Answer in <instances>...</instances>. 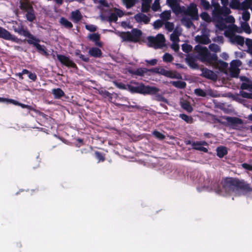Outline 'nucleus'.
<instances>
[{"mask_svg": "<svg viewBox=\"0 0 252 252\" xmlns=\"http://www.w3.org/2000/svg\"><path fill=\"white\" fill-rule=\"evenodd\" d=\"M128 71L132 75H134L140 77L147 74V68L144 67H139L136 69H129Z\"/></svg>", "mask_w": 252, "mask_h": 252, "instance_id": "nucleus-17", "label": "nucleus"}, {"mask_svg": "<svg viewBox=\"0 0 252 252\" xmlns=\"http://www.w3.org/2000/svg\"><path fill=\"white\" fill-rule=\"evenodd\" d=\"M230 7L232 9L239 10L240 1L238 0H231L229 3Z\"/></svg>", "mask_w": 252, "mask_h": 252, "instance_id": "nucleus-38", "label": "nucleus"}, {"mask_svg": "<svg viewBox=\"0 0 252 252\" xmlns=\"http://www.w3.org/2000/svg\"><path fill=\"white\" fill-rule=\"evenodd\" d=\"M20 8L21 9L26 12L25 16L27 21L30 22H32L36 19L35 11L32 5L30 4H21Z\"/></svg>", "mask_w": 252, "mask_h": 252, "instance_id": "nucleus-7", "label": "nucleus"}, {"mask_svg": "<svg viewBox=\"0 0 252 252\" xmlns=\"http://www.w3.org/2000/svg\"><path fill=\"white\" fill-rule=\"evenodd\" d=\"M127 8H130L134 5L135 0H123Z\"/></svg>", "mask_w": 252, "mask_h": 252, "instance_id": "nucleus-54", "label": "nucleus"}, {"mask_svg": "<svg viewBox=\"0 0 252 252\" xmlns=\"http://www.w3.org/2000/svg\"><path fill=\"white\" fill-rule=\"evenodd\" d=\"M52 94L55 99H60L65 95L63 91L59 88L53 89Z\"/></svg>", "mask_w": 252, "mask_h": 252, "instance_id": "nucleus-27", "label": "nucleus"}, {"mask_svg": "<svg viewBox=\"0 0 252 252\" xmlns=\"http://www.w3.org/2000/svg\"><path fill=\"white\" fill-rule=\"evenodd\" d=\"M241 88L242 90H247L250 92L252 91V81L250 80L246 82H242Z\"/></svg>", "mask_w": 252, "mask_h": 252, "instance_id": "nucleus-34", "label": "nucleus"}, {"mask_svg": "<svg viewBox=\"0 0 252 252\" xmlns=\"http://www.w3.org/2000/svg\"><path fill=\"white\" fill-rule=\"evenodd\" d=\"M216 152L218 157L222 158L227 154V148L223 146H220L216 148Z\"/></svg>", "mask_w": 252, "mask_h": 252, "instance_id": "nucleus-22", "label": "nucleus"}, {"mask_svg": "<svg viewBox=\"0 0 252 252\" xmlns=\"http://www.w3.org/2000/svg\"><path fill=\"white\" fill-rule=\"evenodd\" d=\"M240 71V69L231 68L230 71V76L232 78H238Z\"/></svg>", "mask_w": 252, "mask_h": 252, "instance_id": "nucleus-49", "label": "nucleus"}, {"mask_svg": "<svg viewBox=\"0 0 252 252\" xmlns=\"http://www.w3.org/2000/svg\"><path fill=\"white\" fill-rule=\"evenodd\" d=\"M230 41L233 44H237L241 46H243L245 43V38L244 37L237 35L235 34H232L229 37Z\"/></svg>", "mask_w": 252, "mask_h": 252, "instance_id": "nucleus-12", "label": "nucleus"}, {"mask_svg": "<svg viewBox=\"0 0 252 252\" xmlns=\"http://www.w3.org/2000/svg\"><path fill=\"white\" fill-rule=\"evenodd\" d=\"M94 154L95 158L98 160V162H102L104 161L105 158L101 153L98 151H96Z\"/></svg>", "mask_w": 252, "mask_h": 252, "instance_id": "nucleus-60", "label": "nucleus"}, {"mask_svg": "<svg viewBox=\"0 0 252 252\" xmlns=\"http://www.w3.org/2000/svg\"><path fill=\"white\" fill-rule=\"evenodd\" d=\"M134 18L137 23L148 24L150 21V18L143 13H138L134 15Z\"/></svg>", "mask_w": 252, "mask_h": 252, "instance_id": "nucleus-13", "label": "nucleus"}, {"mask_svg": "<svg viewBox=\"0 0 252 252\" xmlns=\"http://www.w3.org/2000/svg\"><path fill=\"white\" fill-rule=\"evenodd\" d=\"M4 103H6L7 104L10 103L17 106H19L20 104V102L15 99L7 98H5Z\"/></svg>", "mask_w": 252, "mask_h": 252, "instance_id": "nucleus-61", "label": "nucleus"}, {"mask_svg": "<svg viewBox=\"0 0 252 252\" xmlns=\"http://www.w3.org/2000/svg\"><path fill=\"white\" fill-rule=\"evenodd\" d=\"M200 4L205 10H209L211 7L210 2L206 0H200Z\"/></svg>", "mask_w": 252, "mask_h": 252, "instance_id": "nucleus-52", "label": "nucleus"}, {"mask_svg": "<svg viewBox=\"0 0 252 252\" xmlns=\"http://www.w3.org/2000/svg\"><path fill=\"white\" fill-rule=\"evenodd\" d=\"M85 28L87 30H88V31H89L90 32H95L97 30L96 26H95V25H92V24L86 25L85 26Z\"/></svg>", "mask_w": 252, "mask_h": 252, "instance_id": "nucleus-64", "label": "nucleus"}, {"mask_svg": "<svg viewBox=\"0 0 252 252\" xmlns=\"http://www.w3.org/2000/svg\"><path fill=\"white\" fill-rule=\"evenodd\" d=\"M222 118L226 120L230 125L232 126L242 125L243 123V120L241 119L235 117L224 116L222 117Z\"/></svg>", "mask_w": 252, "mask_h": 252, "instance_id": "nucleus-14", "label": "nucleus"}, {"mask_svg": "<svg viewBox=\"0 0 252 252\" xmlns=\"http://www.w3.org/2000/svg\"><path fill=\"white\" fill-rule=\"evenodd\" d=\"M19 106L23 109H26L27 113H29L31 111H34L33 108L31 105L25 104L20 102Z\"/></svg>", "mask_w": 252, "mask_h": 252, "instance_id": "nucleus-57", "label": "nucleus"}, {"mask_svg": "<svg viewBox=\"0 0 252 252\" xmlns=\"http://www.w3.org/2000/svg\"><path fill=\"white\" fill-rule=\"evenodd\" d=\"M180 105L181 107L187 111L188 113H191L193 111V108L190 104V103L187 101H181Z\"/></svg>", "mask_w": 252, "mask_h": 252, "instance_id": "nucleus-30", "label": "nucleus"}, {"mask_svg": "<svg viewBox=\"0 0 252 252\" xmlns=\"http://www.w3.org/2000/svg\"><path fill=\"white\" fill-rule=\"evenodd\" d=\"M196 189L198 192L203 190L215 191L221 196H227L233 193L238 196L245 195L252 199V188L247 182L238 179L226 178L220 184L216 181L211 183L210 181H205L201 187H197Z\"/></svg>", "mask_w": 252, "mask_h": 252, "instance_id": "nucleus-1", "label": "nucleus"}, {"mask_svg": "<svg viewBox=\"0 0 252 252\" xmlns=\"http://www.w3.org/2000/svg\"><path fill=\"white\" fill-rule=\"evenodd\" d=\"M197 59L196 58L195 55L192 54H189L185 58V62L192 69H199V67L196 63Z\"/></svg>", "mask_w": 252, "mask_h": 252, "instance_id": "nucleus-10", "label": "nucleus"}, {"mask_svg": "<svg viewBox=\"0 0 252 252\" xmlns=\"http://www.w3.org/2000/svg\"><path fill=\"white\" fill-rule=\"evenodd\" d=\"M152 134L159 140H163L165 138V136L163 134L157 130H154Z\"/></svg>", "mask_w": 252, "mask_h": 252, "instance_id": "nucleus-42", "label": "nucleus"}, {"mask_svg": "<svg viewBox=\"0 0 252 252\" xmlns=\"http://www.w3.org/2000/svg\"><path fill=\"white\" fill-rule=\"evenodd\" d=\"M64 65L66 66H67V67H71L73 68H77V65L74 63V62L73 61H72V60H70L69 59H68L67 62Z\"/></svg>", "mask_w": 252, "mask_h": 252, "instance_id": "nucleus-62", "label": "nucleus"}, {"mask_svg": "<svg viewBox=\"0 0 252 252\" xmlns=\"http://www.w3.org/2000/svg\"><path fill=\"white\" fill-rule=\"evenodd\" d=\"M165 26V29L167 30L169 32H171L174 28V25L173 23L166 21L164 23Z\"/></svg>", "mask_w": 252, "mask_h": 252, "instance_id": "nucleus-48", "label": "nucleus"}, {"mask_svg": "<svg viewBox=\"0 0 252 252\" xmlns=\"http://www.w3.org/2000/svg\"><path fill=\"white\" fill-rule=\"evenodd\" d=\"M13 31L20 35L26 37L30 32L27 29H25L22 25H19L18 27L13 26Z\"/></svg>", "mask_w": 252, "mask_h": 252, "instance_id": "nucleus-19", "label": "nucleus"}, {"mask_svg": "<svg viewBox=\"0 0 252 252\" xmlns=\"http://www.w3.org/2000/svg\"><path fill=\"white\" fill-rule=\"evenodd\" d=\"M60 23L66 28L71 29L73 27V25L71 22L64 17L61 18Z\"/></svg>", "mask_w": 252, "mask_h": 252, "instance_id": "nucleus-32", "label": "nucleus"}, {"mask_svg": "<svg viewBox=\"0 0 252 252\" xmlns=\"http://www.w3.org/2000/svg\"><path fill=\"white\" fill-rule=\"evenodd\" d=\"M57 59L61 62V63L64 65L65 64L68 59H69L67 57L64 55L60 54H58L57 55Z\"/></svg>", "mask_w": 252, "mask_h": 252, "instance_id": "nucleus-44", "label": "nucleus"}, {"mask_svg": "<svg viewBox=\"0 0 252 252\" xmlns=\"http://www.w3.org/2000/svg\"><path fill=\"white\" fill-rule=\"evenodd\" d=\"M35 47L38 51L42 52L45 55L47 56L48 55L44 45H41L38 43Z\"/></svg>", "mask_w": 252, "mask_h": 252, "instance_id": "nucleus-51", "label": "nucleus"}, {"mask_svg": "<svg viewBox=\"0 0 252 252\" xmlns=\"http://www.w3.org/2000/svg\"><path fill=\"white\" fill-rule=\"evenodd\" d=\"M209 48L211 51L215 52V54L220 51V47L215 43L210 44L209 46Z\"/></svg>", "mask_w": 252, "mask_h": 252, "instance_id": "nucleus-43", "label": "nucleus"}, {"mask_svg": "<svg viewBox=\"0 0 252 252\" xmlns=\"http://www.w3.org/2000/svg\"><path fill=\"white\" fill-rule=\"evenodd\" d=\"M250 13L249 12L248 10H244L243 11V12L242 13V19L244 21H245V22H247L249 20L250 18Z\"/></svg>", "mask_w": 252, "mask_h": 252, "instance_id": "nucleus-59", "label": "nucleus"}, {"mask_svg": "<svg viewBox=\"0 0 252 252\" xmlns=\"http://www.w3.org/2000/svg\"><path fill=\"white\" fill-rule=\"evenodd\" d=\"M179 117L187 123H191L192 122V118L185 114H180Z\"/></svg>", "mask_w": 252, "mask_h": 252, "instance_id": "nucleus-40", "label": "nucleus"}, {"mask_svg": "<svg viewBox=\"0 0 252 252\" xmlns=\"http://www.w3.org/2000/svg\"><path fill=\"white\" fill-rule=\"evenodd\" d=\"M200 17L202 20L206 22H210L211 18L208 13L206 12H203L200 14Z\"/></svg>", "mask_w": 252, "mask_h": 252, "instance_id": "nucleus-58", "label": "nucleus"}, {"mask_svg": "<svg viewBox=\"0 0 252 252\" xmlns=\"http://www.w3.org/2000/svg\"><path fill=\"white\" fill-rule=\"evenodd\" d=\"M99 94L104 97H108L111 99L112 98V94L106 90L99 91Z\"/></svg>", "mask_w": 252, "mask_h": 252, "instance_id": "nucleus-45", "label": "nucleus"}, {"mask_svg": "<svg viewBox=\"0 0 252 252\" xmlns=\"http://www.w3.org/2000/svg\"><path fill=\"white\" fill-rule=\"evenodd\" d=\"M195 40L198 43L205 45L211 43V40L209 37H206L205 36H202L199 35H197L195 37Z\"/></svg>", "mask_w": 252, "mask_h": 252, "instance_id": "nucleus-25", "label": "nucleus"}, {"mask_svg": "<svg viewBox=\"0 0 252 252\" xmlns=\"http://www.w3.org/2000/svg\"><path fill=\"white\" fill-rule=\"evenodd\" d=\"M153 0H141V11L147 13L149 11L151 8V4Z\"/></svg>", "mask_w": 252, "mask_h": 252, "instance_id": "nucleus-23", "label": "nucleus"}, {"mask_svg": "<svg viewBox=\"0 0 252 252\" xmlns=\"http://www.w3.org/2000/svg\"><path fill=\"white\" fill-rule=\"evenodd\" d=\"M71 16L72 21L75 23L79 22L82 18L81 12L78 10L72 11Z\"/></svg>", "mask_w": 252, "mask_h": 252, "instance_id": "nucleus-26", "label": "nucleus"}, {"mask_svg": "<svg viewBox=\"0 0 252 252\" xmlns=\"http://www.w3.org/2000/svg\"><path fill=\"white\" fill-rule=\"evenodd\" d=\"M195 146H193L192 147L193 149L195 150L203 152L204 153H207L208 150L207 148L204 147L203 146H208V144L205 141H195Z\"/></svg>", "mask_w": 252, "mask_h": 252, "instance_id": "nucleus-15", "label": "nucleus"}, {"mask_svg": "<svg viewBox=\"0 0 252 252\" xmlns=\"http://www.w3.org/2000/svg\"><path fill=\"white\" fill-rule=\"evenodd\" d=\"M193 12L195 14L194 15H191L190 14V10H189V13L188 15L184 14V16L182 18L181 20L182 24L186 26L187 28H190L193 25L192 22L193 20H197L198 19L197 9L196 7H194Z\"/></svg>", "mask_w": 252, "mask_h": 252, "instance_id": "nucleus-6", "label": "nucleus"}, {"mask_svg": "<svg viewBox=\"0 0 252 252\" xmlns=\"http://www.w3.org/2000/svg\"><path fill=\"white\" fill-rule=\"evenodd\" d=\"M156 89H157V90H156L155 92L153 94H148V95H153V99L159 101V102H164L165 103L168 104V100L165 98L162 94H158V93L159 91V89L156 87Z\"/></svg>", "mask_w": 252, "mask_h": 252, "instance_id": "nucleus-16", "label": "nucleus"}, {"mask_svg": "<svg viewBox=\"0 0 252 252\" xmlns=\"http://www.w3.org/2000/svg\"><path fill=\"white\" fill-rule=\"evenodd\" d=\"M152 10L154 11H157L160 9L159 0H155L152 6H151Z\"/></svg>", "mask_w": 252, "mask_h": 252, "instance_id": "nucleus-47", "label": "nucleus"}, {"mask_svg": "<svg viewBox=\"0 0 252 252\" xmlns=\"http://www.w3.org/2000/svg\"><path fill=\"white\" fill-rule=\"evenodd\" d=\"M194 93L198 96L205 97L207 95L206 92L200 88L195 89Z\"/></svg>", "mask_w": 252, "mask_h": 252, "instance_id": "nucleus-46", "label": "nucleus"}, {"mask_svg": "<svg viewBox=\"0 0 252 252\" xmlns=\"http://www.w3.org/2000/svg\"><path fill=\"white\" fill-rule=\"evenodd\" d=\"M118 20V17L116 14L115 13H111L109 15V16L108 17L107 21H109L110 23L112 22H116Z\"/></svg>", "mask_w": 252, "mask_h": 252, "instance_id": "nucleus-56", "label": "nucleus"}, {"mask_svg": "<svg viewBox=\"0 0 252 252\" xmlns=\"http://www.w3.org/2000/svg\"><path fill=\"white\" fill-rule=\"evenodd\" d=\"M130 33L129 32H123V34L120 36L122 39V41L132 42V40H135L134 39H131L130 36L128 35Z\"/></svg>", "mask_w": 252, "mask_h": 252, "instance_id": "nucleus-36", "label": "nucleus"}, {"mask_svg": "<svg viewBox=\"0 0 252 252\" xmlns=\"http://www.w3.org/2000/svg\"><path fill=\"white\" fill-rule=\"evenodd\" d=\"M130 34L131 38L135 40H132V42H137L138 38L141 36L142 32L140 30L135 28L131 30Z\"/></svg>", "mask_w": 252, "mask_h": 252, "instance_id": "nucleus-20", "label": "nucleus"}, {"mask_svg": "<svg viewBox=\"0 0 252 252\" xmlns=\"http://www.w3.org/2000/svg\"><path fill=\"white\" fill-rule=\"evenodd\" d=\"M211 5L214 7V9L212 10V18H213V14H217L221 7L220 3L217 0H212Z\"/></svg>", "mask_w": 252, "mask_h": 252, "instance_id": "nucleus-33", "label": "nucleus"}, {"mask_svg": "<svg viewBox=\"0 0 252 252\" xmlns=\"http://www.w3.org/2000/svg\"><path fill=\"white\" fill-rule=\"evenodd\" d=\"M200 70L202 71L200 74L201 76L212 80H216L217 79V76L213 71L205 67L200 68Z\"/></svg>", "mask_w": 252, "mask_h": 252, "instance_id": "nucleus-11", "label": "nucleus"}, {"mask_svg": "<svg viewBox=\"0 0 252 252\" xmlns=\"http://www.w3.org/2000/svg\"><path fill=\"white\" fill-rule=\"evenodd\" d=\"M170 84L174 87L181 89L185 88L187 86V84L185 81L180 80L170 81Z\"/></svg>", "mask_w": 252, "mask_h": 252, "instance_id": "nucleus-28", "label": "nucleus"}, {"mask_svg": "<svg viewBox=\"0 0 252 252\" xmlns=\"http://www.w3.org/2000/svg\"><path fill=\"white\" fill-rule=\"evenodd\" d=\"M241 27L246 33L250 34L251 32V28L248 23H247V22L243 23L241 25Z\"/></svg>", "mask_w": 252, "mask_h": 252, "instance_id": "nucleus-53", "label": "nucleus"}, {"mask_svg": "<svg viewBox=\"0 0 252 252\" xmlns=\"http://www.w3.org/2000/svg\"><path fill=\"white\" fill-rule=\"evenodd\" d=\"M227 31H232L237 32L238 33H240L241 31L240 30V28L237 26V25H235L234 23L231 24V25L228 26V29L224 32V35L225 36L227 37V35L226 32Z\"/></svg>", "mask_w": 252, "mask_h": 252, "instance_id": "nucleus-31", "label": "nucleus"}, {"mask_svg": "<svg viewBox=\"0 0 252 252\" xmlns=\"http://www.w3.org/2000/svg\"><path fill=\"white\" fill-rule=\"evenodd\" d=\"M252 2V0H244L242 2H240L239 10H248L250 8V4Z\"/></svg>", "mask_w": 252, "mask_h": 252, "instance_id": "nucleus-29", "label": "nucleus"}, {"mask_svg": "<svg viewBox=\"0 0 252 252\" xmlns=\"http://www.w3.org/2000/svg\"><path fill=\"white\" fill-rule=\"evenodd\" d=\"M88 38L94 42L95 45L98 47H101L102 46V44L99 41L100 38V34L98 33H91L88 36Z\"/></svg>", "mask_w": 252, "mask_h": 252, "instance_id": "nucleus-18", "label": "nucleus"}, {"mask_svg": "<svg viewBox=\"0 0 252 252\" xmlns=\"http://www.w3.org/2000/svg\"><path fill=\"white\" fill-rule=\"evenodd\" d=\"M230 9L227 6H222L217 14H213V20L217 22L216 27L220 30H223L226 28V24H233L235 19L230 13Z\"/></svg>", "mask_w": 252, "mask_h": 252, "instance_id": "nucleus-2", "label": "nucleus"}, {"mask_svg": "<svg viewBox=\"0 0 252 252\" xmlns=\"http://www.w3.org/2000/svg\"><path fill=\"white\" fill-rule=\"evenodd\" d=\"M173 12L176 15L180 14L188 15L189 13V9L186 8L184 6H180L179 2L175 3L171 6H169Z\"/></svg>", "mask_w": 252, "mask_h": 252, "instance_id": "nucleus-9", "label": "nucleus"}, {"mask_svg": "<svg viewBox=\"0 0 252 252\" xmlns=\"http://www.w3.org/2000/svg\"><path fill=\"white\" fill-rule=\"evenodd\" d=\"M0 38H3L5 40L12 41L15 43H19L20 39L15 35H12L11 33L0 26Z\"/></svg>", "mask_w": 252, "mask_h": 252, "instance_id": "nucleus-8", "label": "nucleus"}, {"mask_svg": "<svg viewBox=\"0 0 252 252\" xmlns=\"http://www.w3.org/2000/svg\"><path fill=\"white\" fill-rule=\"evenodd\" d=\"M242 62L239 60H233L230 63V67L232 69H240L239 67L242 65Z\"/></svg>", "mask_w": 252, "mask_h": 252, "instance_id": "nucleus-35", "label": "nucleus"}, {"mask_svg": "<svg viewBox=\"0 0 252 252\" xmlns=\"http://www.w3.org/2000/svg\"><path fill=\"white\" fill-rule=\"evenodd\" d=\"M174 59L172 55L169 53H165L162 56V60L165 63H171Z\"/></svg>", "mask_w": 252, "mask_h": 252, "instance_id": "nucleus-39", "label": "nucleus"}, {"mask_svg": "<svg viewBox=\"0 0 252 252\" xmlns=\"http://www.w3.org/2000/svg\"><path fill=\"white\" fill-rule=\"evenodd\" d=\"M169 72H170V71L167 70L163 68H160L159 67V68L158 74H160V75H163V76H164L165 77H168Z\"/></svg>", "mask_w": 252, "mask_h": 252, "instance_id": "nucleus-63", "label": "nucleus"}, {"mask_svg": "<svg viewBox=\"0 0 252 252\" xmlns=\"http://www.w3.org/2000/svg\"><path fill=\"white\" fill-rule=\"evenodd\" d=\"M147 39L150 46L155 49L161 48L165 46V38L161 33L158 34L155 37L149 36Z\"/></svg>", "mask_w": 252, "mask_h": 252, "instance_id": "nucleus-5", "label": "nucleus"}, {"mask_svg": "<svg viewBox=\"0 0 252 252\" xmlns=\"http://www.w3.org/2000/svg\"><path fill=\"white\" fill-rule=\"evenodd\" d=\"M195 56L197 60L206 63H210L212 61L218 60L217 55L215 53H211L207 48H204V51L199 52Z\"/></svg>", "mask_w": 252, "mask_h": 252, "instance_id": "nucleus-4", "label": "nucleus"}, {"mask_svg": "<svg viewBox=\"0 0 252 252\" xmlns=\"http://www.w3.org/2000/svg\"><path fill=\"white\" fill-rule=\"evenodd\" d=\"M171 17V12L170 11L165 10L163 11L160 14V17L162 21L166 22Z\"/></svg>", "mask_w": 252, "mask_h": 252, "instance_id": "nucleus-37", "label": "nucleus"}, {"mask_svg": "<svg viewBox=\"0 0 252 252\" xmlns=\"http://www.w3.org/2000/svg\"><path fill=\"white\" fill-rule=\"evenodd\" d=\"M164 25V22L162 20H157L153 23L154 28L155 29H158Z\"/></svg>", "mask_w": 252, "mask_h": 252, "instance_id": "nucleus-50", "label": "nucleus"}, {"mask_svg": "<svg viewBox=\"0 0 252 252\" xmlns=\"http://www.w3.org/2000/svg\"><path fill=\"white\" fill-rule=\"evenodd\" d=\"M89 54L92 57L99 58L101 56L102 53L98 48L92 47L89 51Z\"/></svg>", "mask_w": 252, "mask_h": 252, "instance_id": "nucleus-24", "label": "nucleus"}, {"mask_svg": "<svg viewBox=\"0 0 252 252\" xmlns=\"http://www.w3.org/2000/svg\"><path fill=\"white\" fill-rule=\"evenodd\" d=\"M192 47L188 44L184 43L182 45V49L185 53H189L192 49Z\"/></svg>", "mask_w": 252, "mask_h": 252, "instance_id": "nucleus-55", "label": "nucleus"}, {"mask_svg": "<svg viewBox=\"0 0 252 252\" xmlns=\"http://www.w3.org/2000/svg\"><path fill=\"white\" fill-rule=\"evenodd\" d=\"M114 85L118 88L128 91V84L126 85L122 82L115 81L114 82Z\"/></svg>", "mask_w": 252, "mask_h": 252, "instance_id": "nucleus-41", "label": "nucleus"}, {"mask_svg": "<svg viewBox=\"0 0 252 252\" xmlns=\"http://www.w3.org/2000/svg\"><path fill=\"white\" fill-rule=\"evenodd\" d=\"M26 37L28 38L27 40L28 44L32 45L34 47L40 42L39 38H36L35 36L32 34L30 32H29Z\"/></svg>", "mask_w": 252, "mask_h": 252, "instance_id": "nucleus-21", "label": "nucleus"}, {"mask_svg": "<svg viewBox=\"0 0 252 252\" xmlns=\"http://www.w3.org/2000/svg\"><path fill=\"white\" fill-rule=\"evenodd\" d=\"M132 84H128V91L131 94H139L143 95L154 94L157 89L155 86L145 85L142 83L136 81L131 82Z\"/></svg>", "mask_w": 252, "mask_h": 252, "instance_id": "nucleus-3", "label": "nucleus"}]
</instances>
